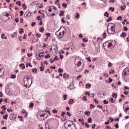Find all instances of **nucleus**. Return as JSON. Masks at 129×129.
<instances>
[{
    "label": "nucleus",
    "mask_w": 129,
    "mask_h": 129,
    "mask_svg": "<svg viewBox=\"0 0 129 129\" xmlns=\"http://www.w3.org/2000/svg\"><path fill=\"white\" fill-rule=\"evenodd\" d=\"M103 103L104 104H108V101H106V100H104Z\"/></svg>",
    "instance_id": "nucleus-45"
},
{
    "label": "nucleus",
    "mask_w": 129,
    "mask_h": 129,
    "mask_svg": "<svg viewBox=\"0 0 129 129\" xmlns=\"http://www.w3.org/2000/svg\"><path fill=\"white\" fill-rule=\"evenodd\" d=\"M16 5H18V6H19V7H21V6H22V3L20 1H18L16 3Z\"/></svg>",
    "instance_id": "nucleus-29"
},
{
    "label": "nucleus",
    "mask_w": 129,
    "mask_h": 129,
    "mask_svg": "<svg viewBox=\"0 0 129 129\" xmlns=\"http://www.w3.org/2000/svg\"><path fill=\"white\" fill-rule=\"evenodd\" d=\"M45 58H46V59H48V58H51V56H50V54H46V55L45 56Z\"/></svg>",
    "instance_id": "nucleus-32"
},
{
    "label": "nucleus",
    "mask_w": 129,
    "mask_h": 129,
    "mask_svg": "<svg viewBox=\"0 0 129 129\" xmlns=\"http://www.w3.org/2000/svg\"><path fill=\"white\" fill-rule=\"evenodd\" d=\"M42 54H44V51H43V50H40L39 51V53L38 54L39 56H40V55H42Z\"/></svg>",
    "instance_id": "nucleus-35"
},
{
    "label": "nucleus",
    "mask_w": 129,
    "mask_h": 129,
    "mask_svg": "<svg viewBox=\"0 0 129 129\" xmlns=\"http://www.w3.org/2000/svg\"><path fill=\"white\" fill-rule=\"evenodd\" d=\"M1 108L3 109V110H7V107H6V105H4L1 107Z\"/></svg>",
    "instance_id": "nucleus-20"
},
{
    "label": "nucleus",
    "mask_w": 129,
    "mask_h": 129,
    "mask_svg": "<svg viewBox=\"0 0 129 129\" xmlns=\"http://www.w3.org/2000/svg\"><path fill=\"white\" fill-rule=\"evenodd\" d=\"M112 45V44L111 43V42L109 41H106L105 43H104L103 44V46L105 50H106V49H108V48H110Z\"/></svg>",
    "instance_id": "nucleus-6"
},
{
    "label": "nucleus",
    "mask_w": 129,
    "mask_h": 129,
    "mask_svg": "<svg viewBox=\"0 0 129 129\" xmlns=\"http://www.w3.org/2000/svg\"><path fill=\"white\" fill-rule=\"evenodd\" d=\"M110 21H112V18L111 17H109V18L107 20V23L110 22Z\"/></svg>",
    "instance_id": "nucleus-40"
},
{
    "label": "nucleus",
    "mask_w": 129,
    "mask_h": 129,
    "mask_svg": "<svg viewBox=\"0 0 129 129\" xmlns=\"http://www.w3.org/2000/svg\"><path fill=\"white\" fill-rule=\"evenodd\" d=\"M114 24L112 23H109L107 27V32L110 35H112V34H114V32L115 31V29H114Z\"/></svg>",
    "instance_id": "nucleus-3"
},
{
    "label": "nucleus",
    "mask_w": 129,
    "mask_h": 129,
    "mask_svg": "<svg viewBox=\"0 0 129 129\" xmlns=\"http://www.w3.org/2000/svg\"><path fill=\"white\" fill-rule=\"evenodd\" d=\"M52 112H53V113H57L58 111L56 109H54L52 110Z\"/></svg>",
    "instance_id": "nucleus-48"
},
{
    "label": "nucleus",
    "mask_w": 129,
    "mask_h": 129,
    "mask_svg": "<svg viewBox=\"0 0 129 129\" xmlns=\"http://www.w3.org/2000/svg\"><path fill=\"white\" fill-rule=\"evenodd\" d=\"M75 17V18H76V19H79L80 18L79 14L78 13H77Z\"/></svg>",
    "instance_id": "nucleus-37"
},
{
    "label": "nucleus",
    "mask_w": 129,
    "mask_h": 129,
    "mask_svg": "<svg viewBox=\"0 0 129 129\" xmlns=\"http://www.w3.org/2000/svg\"><path fill=\"white\" fill-rule=\"evenodd\" d=\"M24 84L25 87L27 88H29L31 87V85H32V83H33V79L31 78V77L26 76L24 78Z\"/></svg>",
    "instance_id": "nucleus-2"
},
{
    "label": "nucleus",
    "mask_w": 129,
    "mask_h": 129,
    "mask_svg": "<svg viewBox=\"0 0 129 129\" xmlns=\"http://www.w3.org/2000/svg\"><path fill=\"white\" fill-rule=\"evenodd\" d=\"M67 115H68L70 117L71 116V113L69 111L67 112Z\"/></svg>",
    "instance_id": "nucleus-60"
},
{
    "label": "nucleus",
    "mask_w": 129,
    "mask_h": 129,
    "mask_svg": "<svg viewBox=\"0 0 129 129\" xmlns=\"http://www.w3.org/2000/svg\"><path fill=\"white\" fill-rule=\"evenodd\" d=\"M94 102L95 103H96V104H98V101H97V99H94Z\"/></svg>",
    "instance_id": "nucleus-54"
},
{
    "label": "nucleus",
    "mask_w": 129,
    "mask_h": 129,
    "mask_svg": "<svg viewBox=\"0 0 129 129\" xmlns=\"http://www.w3.org/2000/svg\"><path fill=\"white\" fill-rule=\"evenodd\" d=\"M1 65L0 64V67ZM4 75V71L3 70V69L0 68V77H2V76H3Z\"/></svg>",
    "instance_id": "nucleus-10"
},
{
    "label": "nucleus",
    "mask_w": 129,
    "mask_h": 129,
    "mask_svg": "<svg viewBox=\"0 0 129 129\" xmlns=\"http://www.w3.org/2000/svg\"><path fill=\"white\" fill-rule=\"evenodd\" d=\"M127 71H129V70L128 69H125L124 70V71L122 73V74L123 76H126Z\"/></svg>",
    "instance_id": "nucleus-9"
},
{
    "label": "nucleus",
    "mask_w": 129,
    "mask_h": 129,
    "mask_svg": "<svg viewBox=\"0 0 129 129\" xmlns=\"http://www.w3.org/2000/svg\"><path fill=\"white\" fill-rule=\"evenodd\" d=\"M123 109L125 113L129 114V102H126L123 104Z\"/></svg>",
    "instance_id": "nucleus-5"
},
{
    "label": "nucleus",
    "mask_w": 129,
    "mask_h": 129,
    "mask_svg": "<svg viewBox=\"0 0 129 129\" xmlns=\"http://www.w3.org/2000/svg\"><path fill=\"white\" fill-rule=\"evenodd\" d=\"M128 93H129L128 91H124V94H125V95H127V94H128Z\"/></svg>",
    "instance_id": "nucleus-62"
},
{
    "label": "nucleus",
    "mask_w": 129,
    "mask_h": 129,
    "mask_svg": "<svg viewBox=\"0 0 129 129\" xmlns=\"http://www.w3.org/2000/svg\"><path fill=\"white\" fill-rule=\"evenodd\" d=\"M49 62H50L51 64H53V63H54V60H53V59L50 58L49 59Z\"/></svg>",
    "instance_id": "nucleus-53"
},
{
    "label": "nucleus",
    "mask_w": 129,
    "mask_h": 129,
    "mask_svg": "<svg viewBox=\"0 0 129 129\" xmlns=\"http://www.w3.org/2000/svg\"><path fill=\"white\" fill-rule=\"evenodd\" d=\"M109 101V102H111V103H114V101H113V98H111Z\"/></svg>",
    "instance_id": "nucleus-33"
},
{
    "label": "nucleus",
    "mask_w": 129,
    "mask_h": 129,
    "mask_svg": "<svg viewBox=\"0 0 129 129\" xmlns=\"http://www.w3.org/2000/svg\"><path fill=\"white\" fill-rule=\"evenodd\" d=\"M92 118H91V117L88 118V123H90V122H92Z\"/></svg>",
    "instance_id": "nucleus-27"
},
{
    "label": "nucleus",
    "mask_w": 129,
    "mask_h": 129,
    "mask_svg": "<svg viewBox=\"0 0 129 129\" xmlns=\"http://www.w3.org/2000/svg\"><path fill=\"white\" fill-rule=\"evenodd\" d=\"M62 8H64V9H66V8H67V4L65 3H62Z\"/></svg>",
    "instance_id": "nucleus-31"
},
{
    "label": "nucleus",
    "mask_w": 129,
    "mask_h": 129,
    "mask_svg": "<svg viewBox=\"0 0 129 129\" xmlns=\"http://www.w3.org/2000/svg\"><path fill=\"white\" fill-rule=\"evenodd\" d=\"M113 73H114V71H113V70L111 69L110 70H109V74H113Z\"/></svg>",
    "instance_id": "nucleus-24"
},
{
    "label": "nucleus",
    "mask_w": 129,
    "mask_h": 129,
    "mask_svg": "<svg viewBox=\"0 0 129 129\" xmlns=\"http://www.w3.org/2000/svg\"><path fill=\"white\" fill-rule=\"evenodd\" d=\"M16 118H17V115H15V114H11L10 115V120H14V119H16Z\"/></svg>",
    "instance_id": "nucleus-7"
},
{
    "label": "nucleus",
    "mask_w": 129,
    "mask_h": 129,
    "mask_svg": "<svg viewBox=\"0 0 129 129\" xmlns=\"http://www.w3.org/2000/svg\"><path fill=\"white\" fill-rule=\"evenodd\" d=\"M36 36H37V37H38V38H40L41 37V34H38V33H37L36 34Z\"/></svg>",
    "instance_id": "nucleus-63"
},
{
    "label": "nucleus",
    "mask_w": 129,
    "mask_h": 129,
    "mask_svg": "<svg viewBox=\"0 0 129 129\" xmlns=\"http://www.w3.org/2000/svg\"><path fill=\"white\" fill-rule=\"evenodd\" d=\"M61 29H63V30L61 31H60V29L55 32V35L57 36L58 39H61L64 37V34L65 33V31H66V28L64 27H61Z\"/></svg>",
    "instance_id": "nucleus-4"
},
{
    "label": "nucleus",
    "mask_w": 129,
    "mask_h": 129,
    "mask_svg": "<svg viewBox=\"0 0 129 129\" xmlns=\"http://www.w3.org/2000/svg\"><path fill=\"white\" fill-rule=\"evenodd\" d=\"M106 36H107L106 32H104L103 34V38L105 39V38H106Z\"/></svg>",
    "instance_id": "nucleus-26"
},
{
    "label": "nucleus",
    "mask_w": 129,
    "mask_h": 129,
    "mask_svg": "<svg viewBox=\"0 0 129 129\" xmlns=\"http://www.w3.org/2000/svg\"><path fill=\"white\" fill-rule=\"evenodd\" d=\"M114 126H115V127H116V128H118L119 127L118 123L115 124Z\"/></svg>",
    "instance_id": "nucleus-56"
},
{
    "label": "nucleus",
    "mask_w": 129,
    "mask_h": 129,
    "mask_svg": "<svg viewBox=\"0 0 129 129\" xmlns=\"http://www.w3.org/2000/svg\"><path fill=\"white\" fill-rule=\"evenodd\" d=\"M22 8L24 9V10H26V9H27V6H26V4L22 5Z\"/></svg>",
    "instance_id": "nucleus-44"
},
{
    "label": "nucleus",
    "mask_w": 129,
    "mask_h": 129,
    "mask_svg": "<svg viewBox=\"0 0 129 129\" xmlns=\"http://www.w3.org/2000/svg\"><path fill=\"white\" fill-rule=\"evenodd\" d=\"M24 17H25V18H26L27 19V18H29V17H31V15H29V13H28V14L25 13Z\"/></svg>",
    "instance_id": "nucleus-15"
},
{
    "label": "nucleus",
    "mask_w": 129,
    "mask_h": 129,
    "mask_svg": "<svg viewBox=\"0 0 129 129\" xmlns=\"http://www.w3.org/2000/svg\"><path fill=\"white\" fill-rule=\"evenodd\" d=\"M19 30H20V31H19L20 34H22V33H24L23 29L20 28Z\"/></svg>",
    "instance_id": "nucleus-42"
},
{
    "label": "nucleus",
    "mask_w": 129,
    "mask_h": 129,
    "mask_svg": "<svg viewBox=\"0 0 129 129\" xmlns=\"http://www.w3.org/2000/svg\"><path fill=\"white\" fill-rule=\"evenodd\" d=\"M58 72L59 73H61L63 72V69H59L58 70Z\"/></svg>",
    "instance_id": "nucleus-50"
},
{
    "label": "nucleus",
    "mask_w": 129,
    "mask_h": 129,
    "mask_svg": "<svg viewBox=\"0 0 129 129\" xmlns=\"http://www.w3.org/2000/svg\"><path fill=\"white\" fill-rule=\"evenodd\" d=\"M109 16V14L107 12H105L104 14V17H107V18H108Z\"/></svg>",
    "instance_id": "nucleus-34"
},
{
    "label": "nucleus",
    "mask_w": 129,
    "mask_h": 129,
    "mask_svg": "<svg viewBox=\"0 0 129 129\" xmlns=\"http://www.w3.org/2000/svg\"><path fill=\"white\" fill-rule=\"evenodd\" d=\"M16 76L15 75H11V78H12V79H15V78H16Z\"/></svg>",
    "instance_id": "nucleus-41"
},
{
    "label": "nucleus",
    "mask_w": 129,
    "mask_h": 129,
    "mask_svg": "<svg viewBox=\"0 0 129 129\" xmlns=\"http://www.w3.org/2000/svg\"><path fill=\"white\" fill-rule=\"evenodd\" d=\"M44 57V55L42 54V55H39V54L38 55V56H37V54L36 55V58L37 60H42L43 59Z\"/></svg>",
    "instance_id": "nucleus-8"
},
{
    "label": "nucleus",
    "mask_w": 129,
    "mask_h": 129,
    "mask_svg": "<svg viewBox=\"0 0 129 129\" xmlns=\"http://www.w3.org/2000/svg\"><path fill=\"white\" fill-rule=\"evenodd\" d=\"M65 114H66V112L64 111L61 112V116H62L63 117H65Z\"/></svg>",
    "instance_id": "nucleus-36"
},
{
    "label": "nucleus",
    "mask_w": 129,
    "mask_h": 129,
    "mask_svg": "<svg viewBox=\"0 0 129 129\" xmlns=\"http://www.w3.org/2000/svg\"><path fill=\"white\" fill-rule=\"evenodd\" d=\"M127 34L125 33V32H122L120 35V37H126Z\"/></svg>",
    "instance_id": "nucleus-16"
},
{
    "label": "nucleus",
    "mask_w": 129,
    "mask_h": 129,
    "mask_svg": "<svg viewBox=\"0 0 129 129\" xmlns=\"http://www.w3.org/2000/svg\"><path fill=\"white\" fill-rule=\"evenodd\" d=\"M44 30L45 29L43 27H40L39 29V32L42 33L43 32H44Z\"/></svg>",
    "instance_id": "nucleus-30"
},
{
    "label": "nucleus",
    "mask_w": 129,
    "mask_h": 129,
    "mask_svg": "<svg viewBox=\"0 0 129 129\" xmlns=\"http://www.w3.org/2000/svg\"><path fill=\"white\" fill-rule=\"evenodd\" d=\"M82 100L83 101H87V97L84 96L82 98Z\"/></svg>",
    "instance_id": "nucleus-14"
},
{
    "label": "nucleus",
    "mask_w": 129,
    "mask_h": 129,
    "mask_svg": "<svg viewBox=\"0 0 129 129\" xmlns=\"http://www.w3.org/2000/svg\"><path fill=\"white\" fill-rule=\"evenodd\" d=\"M85 114H86V115H87L88 116H89L90 115V111H86L85 112Z\"/></svg>",
    "instance_id": "nucleus-23"
},
{
    "label": "nucleus",
    "mask_w": 129,
    "mask_h": 129,
    "mask_svg": "<svg viewBox=\"0 0 129 129\" xmlns=\"http://www.w3.org/2000/svg\"><path fill=\"white\" fill-rule=\"evenodd\" d=\"M86 88H90V87H91V84H87L86 85Z\"/></svg>",
    "instance_id": "nucleus-18"
},
{
    "label": "nucleus",
    "mask_w": 129,
    "mask_h": 129,
    "mask_svg": "<svg viewBox=\"0 0 129 129\" xmlns=\"http://www.w3.org/2000/svg\"><path fill=\"white\" fill-rule=\"evenodd\" d=\"M8 116H9V115L8 114H5L4 116H3V119H8Z\"/></svg>",
    "instance_id": "nucleus-21"
},
{
    "label": "nucleus",
    "mask_w": 129,
    "mask_h": 129,
    "mask_svg": "<svg viewBox=\"0 0 129 129\" xmlns=\"http://www.w3.org/2000/svg\"><path fill=\"white\" fill-rule=\"evenodd\" d=\"M59 16L60 17H62V16H64V11L63 10H61L60 11Z\"/></svg>",
    "instance_id": "nucleus-17"
},
{
    "label": "nucleus",
    "mask_w": 129,
    "mask_h": 129,
    "mask_svg": "<svg viewBox=\"0 0 129 129\" xmlns=\"http://www.w3.org/2000/svg\"><path fill=\"white\" fill-rule=\"evenodd\" d=\"M117 20L118 21H121V20H122V17L121 16H118L117 18Z\"/></svg>",
    "instance_id": "nucleus-38"
},
{
    "label": "nucleus",
    "mask_w": 129,
    "mask_h": 129,
    "mask_svg": "<svg viewBox=\"0 0 129 129\" xmlns=\"http://www.w3.org/2000/svg\"><path fill=\"white\" fill-rule=\"evenodd\" d=\"M39 69L40 70V71H44V67H40Z\"/></svg>",
    "instance_id": "nucleus-58"
},
{
    "label": "nucleus",
    "mask_w": 129,
    "mask_h": 129,
    "mask_svg": "<svg viewBox=\"0 0 129 129\" xmlns=\"http://www.w3.org/2000/svg\"><path fill=\"white\" fill-rule=\"evenodd\" d=\"M63 99H64V100H67V95H63Z\"/></svg>",
    "instance_id": "nucleus-55"
},
{
    "label": "nucleus",
    "mask_w": 129,
    "mask_h": 129,
    "mask_svg": "<svg viewBox=\"0 0 129 129\" xmlns=\"http://www.w3.org/2000/svg\"><path fill=\"white\" fill-rule=\"evenodd\" d=\"M54 60H56V61L59 60V58H58V56L56 55V56L54 57Z\"/></svg>",
    "instance_id": "nucleus-59"
},
{
    "label": "nucleus",
    "mask_w": 129,
    "mask_h": 129,
    "mask_svg": "<svg viewBox=\"0 0 129 129\" xmlns=\"http://www.w3.org/2000/svg\"><path fill=\"white\" fill-rule=\"evenodd\" d=\"M32 41H33V42H34V43H36V42H37V39L36 38H34L32 39Z\"/></svg>",
    "instance_id": "nucleus-64"
},
{
    "label": "nucleus",
    "mask_w": 129,
    "mask_h": 129,
    "mask_svg": "<svg viewBox=\"0 0 129 129\" xmlns=\"http://www.w3.org/2000/svg\"><path fill=\"white\" fill-rule=\"evenodd\" d=\"M112 97H113V98H117V94H116V93H113Z\"/></svg>",
    "instance_id": "nucleus-19"
},
{
    "label": "nucleus",
    "mask_w": 129,
    "mask_h": 129,
    "mask_svg": "<svg viewBox=\"0 0 129 129\" xmlns=\"http://www.w3.org/2000/svg\"><path fill=\"white\" fill-rule=\"evenodd\" d=\"M32 72H33V73H37L38 70H37V69H33L32 70Z\"/></svg>",
    "instance_id": "nucleus-28"
},
{
    "label": "nucleus",
    "mask_w": 129,
    "mask_h": 129,
    "mask_svg": "<svg viewBox=\"0 0 129 129\" xmlns=\"http://www.w3.org/2000/svg\"><path fill=\"white\" fill-rule=\"evenodd\" d=\"M19 66H20L21 67H22V68H23V69H25V68H26V67L25 66V64L24 63H21Z\"/></svg>",
    "instance_id": "nucleus-25"
},
{
    "label": "nucleus",
    "mask_w": 129,
    "mask_h": 129,
    "mask_svg": "<svg viewBox=\"0 0 129 129\" xmlns=\"http://www.w3.org/2000/svg\"><path fill=\"white\" fill-rule=\"evenodd\" d=\"M45 36H47V37L49 38V37H51V34L50 33H47L45 34Z\"/></svg>",
    "instance_id": "nucleus-43"
},
{
    "label": "nucleus",
    "mask_w": 129,
    "mask_h": 129,
    "mask_svg": "<svg viewBox=\"0 0 129 129\" xmlns=\"http://www.w3.org/2000/svg\"><path fill=\"white\" fill-rule=\"evenodd\" d=\"M63 77L64 78H69V75H66V74H64L63 75Z\"/></svg>",
    "instance_id": "nucleus-22"
},
{
    "label": "nucleus",
    "mask_w": 129,
    "mask_h": 129,
    "mask_svg": "<svg viewBox=\"0 0 129 129\" xmlns=\"http://www.w3.org/2000/svg\"><path fill=\"white\" fill-rule=\"evenodd\" d=\"M35 26H36V22H33V23L31 24V26H32V27H35Z\"/></svg>",
    "instance_id": "nucleus-61"
},
{
    "label": "nucleus",
    "mask_w": 129,
    "mask_h": 129,
    "mask_svg": "<svg viewBox=\"0 0 129 129\" xmlns=\"http://www.w3.org/2000/svg\"><path fill=\"white\" fill-rule=\"evenodd\" d=\"M69 104H73V103H74V100L72 99H70L69 100V101L68 102Z\"/></svg>",
    "instance_id": "nucleus-11"
},
{
    "label": "nucleus",
    "mask_w": 129,
    "mask_h": 129,
    "mask_svg": "<svg viewBox=\"0 0 129 129\" xmlns=\"http://www.w3.org/2000/svg\"><path fill=\"white\" fill-rule=\"evenodd\" d=\"M95 126H96V125L95 124H92V128H93V129L95 128Z\"/></svg>",
    "instance_id": "nucleus-57"
},
{
    "label": "nucleus",
    "mask_w": 129,
    "mask_h": 129,
    "mask_svg": "<svg viewBox=\"0 0 129 129\" xmlns=\"http://www.w3.org/2000/svg\"><path fill=\"white\" fill-rule=\"evenodd\" d=\"M29 107L33 108V107H34V103H31L29 105Z\"/></svg>",
    "instance_id": "nucleus-39"
},
{
    "label": "nucleus",
    "mask_w": 129,
    "mask_h": 129,
    "mask_svg": "<svg viewBox=\"0 0 129 129\" xmlns=\"http://www.w3.org/2000/svg\"><path fill=\"white\" fill-rule=\"evenodd\" d=\"M109 11H111L112 12H114V8L110 7L109 8Z\"/></svg>",
    "instance_id": "nucleus-52"
},
{
    "label": "nucleus",
    "mask_w": 129,
    "mask_h": 129,
    "mask_svg": "<svg viewBox=\"0 0 129 129\" xmlns=\"http://www.w3.org/2000/svg\"><path fill=\"white\" fill-rule=\"evenodd\" d=\"M125 8H126V6H125V5L121 6L120 7L121 11H124V10H125Z\"/></svg>",
    "instance_id": "nucleus-13"
},
{
    "label": "nucleus",
    "mask_w": 129,
    "mask_h": 129,
    "mask_svg": "<svg viewBox=\"0 0 129 129\" xmlns=\"http://www.w3.org/2000/svg\"><path fill=\"white\" fill-rule=\"evenodd\" d=\"M75 62L77 63V66L75 67V71H76V72H80V71H81L84 68L83 66L81 65V64H82L81 59L79 58H77L75 60Z\"/></svg>",
    "instance_id": "nucleus-1"
},
{
    "label": "nucleus",
    "mask_w": 129,
    "mask_h": 129,
    "mask_svg": "<svg viewBox=\"0 0 129 129\" xmlns=\"http://www.w3.org/2000/svg\"><path fill=\"white\" fill-rule=\"evenodd\" d=\"M46 10H48V11L49 13H51V12H52V8H51V6L47 7L46 8Z\"/></svg>",
    "instance_id": "nucleus-12"
},
{
    "label": "nucleus",
    "mask_w": 129,
    "mask_h": 129,
    "mask_svg": "<svg viewBox=\"0 0 129 129\" xmlns=\"http://www.w3.org/2000/svg\"><path fill=\"white\" fill-rule=\"evenodd\" d=\"M40 18H41V16H37V20L38 21H41V20H42V18L40 19Z\"/></svg>",
    "instance_id": "nucleus-51"
},
{
    "label": "nucleus",
    "mask_w": 129,
    "mask_h": 129,
    "mask_svg": "<svg viewBox=\"0 0 129 129\" xmlns=\"http://www.w3.org/2000/svg\"><path fill=\"white\" fill-rule=\"evenodd\" d=\"M68 89H70V90H73V88H71V85H70L68 87Z\"/></svg>",
    "instance_id": "nucleus-49"
},
{
    "label": "nucleus",
    "mask_w": 129,
    "mask_h": 129,
    "mask_svg": "<svg viewBox=\"0 0 129 129\" xmlns=\"http://www.w3.org/2000/svg\"><path fill=\"white\" fill-rule=\"evenodd\" d=\"M90 109H92V108H94V107H95V106H94V105L92 104H90Z\"/></svg>",
    "instance_id": "nucleus-46"
},
{
    "label": "nucleus",
    "mask_w": 129,
    "mask_h": 129,
    "mask_svg": "<svg viewBox=\"0 0 129 129\" xmlns=\"http://www.w3.org/2000/svg\"><path fill=\"white\" fill-rule=\"evenodd\" d=\"M24 16V11H20V17H23Z\"/></svg>",
    "instance_id": "nucleus-47"
}]
</instances>
